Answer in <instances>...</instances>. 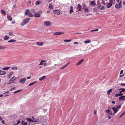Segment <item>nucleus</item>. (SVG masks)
Here are the masks:
<instances>
[{"label":"nucleus","mask_w":125,"mask_h":125,"mask_svg":"<svg viewBox=\"0 0 125 125\" xmlns=\"http://www.w3.org/2000/svg\"><path fill=\"white\" fill-rule=\"evenodd\" d=\"M17 79V77L14 76L10 78L9 81L8 83L9 84L14 83V81Z\"/></svg>","instance_id":"obj_1"},{"label":"nucleus","mask_w":125,"mask_h":125,"mask_svg":"<svg viewBox=\"0 0 125 125\" xmlns=\"http://www.w3.org/2000/svg\"><path fill=\"white\" fill-rule=\"evenodd\" d=\"M30 20V18H27L26 19L24 20L23 21V22L21 23V25L22 26H24L25 24L28 23Z\"/></svg>","instance_id":"obj_2"},{"label":"nucleus","mask_w":125,"mask_h":125,"mask_svg":"<svg viewBox=\"0 0 125 125\" xmlns=\"http://www.w3.org/2000/svg\"><path fill=\"white\" fill-rule=\"evenodd\" d=\"M42 13L41 11H39L37 12L34 13L33 15L35 17H39L41 16L40 14Z\"/></svg>","instance_id":"obj_3"},{"label":"nucleus","mask_w":125,"mask_h":125,"mask_svg":"<svg viewBox=\"0 0 125 125\" xmlns=\"http://www.w3.org/2000/svg\"><path fill=\"white\" fill-rule=\"evenodd\" d=\"M44 24L45 26H50L51 25V22L48 21L44 22Z\"/></svg>","instance_id":"obj_4"},{"label":"nucleus","mask_w":125,"mask_h":125,"mask_svg":"<svg viewBox=\"0 0 125 125\" xmlns=\"http://www.w3.org/2000/svg\"><path fill=\"white\" fill-rule=\"evenodd\" d=\"M122 7V4H116L115 7V8L116 9H120Z\"/></svg>","instance_id":"obj_5"},{"label":"nucleus","mask_w":125,"mask_h":125,"mask_svg":"<svg viewBox=\"0 0 125 125\" xmlns=\"http://www.w3.org/2000/svg\"><path fill=\"white\" fill-rule=\"evenodd\" d=\"M64 33L63 32H55L53 33V35H59L62 34H63Z\"/></svg>","instance_id":"obj_6"},{"label":"nucleus","mask_w":125,"mask_h":125,"mask_svg":"<svg viewBox=\"0 0 125 125\" xmlns=\"http://www.w3.org/2000/svg\"><path fill=\"white\" fill-rule=\"evenodd\" d=\"M53 13L55 14H56L58 15L60 14V11L58 10H53Z\"/></svg>","instance_id":"obj_7"},{"label":"nucleus","mask_w":125,"mask_h":125,"mask_svg":"<svg viewBox=\"0 0 125 125\" xmlns=\"http://www.w3.org/2000/svg\"><path fill=\"white\" fill-rule=\"evenodd\" d=\"M77 8L78 11H80L82 9V7L80 4H78V6L77 7Z\"/></svg>","instance_id":"obj_8"},{"label":"nucleus","mask_w":125,"mask_h":125,"mask_svg":"<svg viewBox=\"0 0 125 125\" xmlns=\"http://www.w3.org/2000/svg\"><path fill=\"white\" fill-rule=\"evenodd\" d=\"M26 80V79L25 78H23L21 79L19 82V83L22 84H24Z\"/></svg>","instance_id":"obj_9"},{"label":"nucleus","mask_w":125,"mask_h":125,"mask_svg":"<svg viewBox=\"0 0 125 125\" xmlns=\"http://www.w3.org/2000/svg\"><path fill=\"white\" fill-rule=\"evenodd\" d=\"M119 100L121 101H123L125 100V96H122L119 97Z\"/></svg>","instance_id":"obj_10"},{"label":"nucleus","mask_w":125,"mask_h":125,"mask_svg":"<svg viewBox=\"0 0 125 125\" xmlns=\"http://www.w3.org/2000/svg\"><path fill=\"white\" fill-rule=\"evenodd\" d=\"M36 44L39 46H42L43 44V43L42 42H38L36 43Z\"/></svg>","instance_id":"obj_11"},{"label":"nucleus","mask_w":125,"mask_h":125,"mask_svg":"<svg viewBox=\"0 0 125 125\" xmlns=\"http://www.w3.org/2000/svg\"><path fill=\"white\" fill-rule=\"evenodd\" d=\"M13 72H10L9 73V74L7 76V77L8 78H10L11 76L13 74Z\"/></svg>","instance_id":"obj_12"},{"label":"nucleus","mask_w":125,"mask_h":125,"mask_svg":"<svg viewBox=\"0 0 125 125\" xmlns=\"http://www.w3.org/2000/svg\"><path fill=\"white\" fill-rule=\"evenodd\" d=\"M84 60V59H81L78 63L76 64V65L78 66L80 65L82 63L83 61Z\"/></svg>","instance_id":"obj_13"},{"label":"nucleus","mask_w":125,"mask_h":125,"mask_svg":"<svg viewBox=\"0 0 125 125\" xmlns=\"http://www.w3.org/2000/svg\"><path fill=\"white\" fill-rule=\"evenodd\" d=\"M73 7L72 6H71L70 10V13L71 14L73 12Z\"/></svg>","instance_id":"obj_14"},{"label":"nucleus","mask_w":125,"mask_h":125,"mask_svg":"<svg viewBox=\"0 0 125 125\" xmlns=\"http://www.w3.org/2000/svg\"><path fill=\"white\" fill-rule=\"evenodd\" d=\"M107 114H109L110 115H112L113 114L112 112L110 111V110L108 109L105 111Z\"/></svg>","instance_id":"obj_15"},{"label":"nucleus","mask_w":125,"mask_h":125,"mask_svg":"<svg viewBox=\"0 0 125 125\" xmlns=\"http://www.w3.org/2000/svg\"><path fill=\"white\" fill-rule=\"evenodd\" d=\"M6 73V72L5 71L0 70V75H4Z\"/></svg>","instance_id":"obj_16"},{"label":"nucleus","mask_w":125,"mask_h":125,"mask_svg":"<svg viewBox=\"0 0 125 125\" xmlns=\"http://www.w3.org/2000/svg\"><path fill=\"white\" fill-rule=\"evenodd\" d=\"M46 76H42L41 78H40L39 79V80L40 81H42L43 80L46 79Z\"/></svg>","instance_id":"obj_17"},{"label":"nucleus","mask_w":125,"mask_h":125,"mask_svg":"<svg viewBox=\"0 0 125 125\" xmlns=\"http://www.w3.org/2000/svg\"><path fill=\"white\" fill-rule=\"evenodd\" d=\"M30 10L29 9L26 10L25 12V15H27L30 12Z\"/></svg>","instance_id":"obj_18"},{"label":"nucleus","mask_w":125,"mask_h":125,"mask_svg":"<svg viewBox=\"0 0 125 125\" xmlns=\"http://www.w3.org/2000/svg\"><path fill=\"white\" fill-rule=\"evenodd\" d=\"M112 6V4L111 3H109L107 5V7L108 8H110Z\"/></svg>","instance_id":"obj_19"},{"label":"nucleus","mask_w":125,"mask_h":125,"mask_svg":"<svg viewBox=\"0 0 125 125\" xmlns=\"http://www.w3.org/2000/svg\"><path fill=\"white\" fill-rule=\"evenodd\" d=\"M7 18L9 21H12V18L9 14H7Z\"/></svg>","instance_id":"obj_20"},{"label":"nucleus","mask_w":125,"mask_h":125,"mask_svg":"<svg viewBox=\"0 0 125 125\" xmlns=\"http://www.w3.org/2000/svg\"><path fill=\"white\" fill-rule=\"evenodd\" d=\"M90 3L92 6H95V2L94 1H92L90 2Z\"/></svg>","instance_id":"obj_21"},{"label":"nucleus","mask_w":125,"mask_h":125,"mask_svg":"<svg viewBox=\"0 0 125 125\" xmlns=\"http://www.w3.org/2000/svg\"><path fill=\"white\" fill-rule=\"evenodd\" d=\"M113 89H110L107 92V94L108 95H109L110 93L112 91Z\"/></svg>","instance_id":"obj_22"},{"label":"nucleus","mask_w":125,"mask_h":125,"mask_svg":"<svg viewBox=\"0 0 125 125\" xmlns=\"http://www.w3.org/2000/svg\"><path fill=\"white\" fill-rule=\"evenodd\" d=\"M21 125H28V123L27 122H25L24 121H22L21 122Z\"/></svg>","instance_id":"obj_23"},{"label":"nucleus","mask_w":125,"mask_h":125,"mask_svg":"<svg viewBox=\"0 0 125 125\" xmlns=\"http://www.w3.org/2000/svg\"><path fill=\"white\" fill-rule=\"evenodd\" d=\"M10 68V67H5L2 68V69L3 70H7L9 69Z\"/></svg>","instance_id":"obj_24"},{"label":"nucleus","mask_w":125,"mask_h":125,"mask_svg":"<svg viewBox=\"0 0 125 125\" xmlns=\"http://www.w3.org/2000/svg\"><path fill=\"white\" fill-rule=\"evenodd\" d=\"M112 109L115 112V113H117V110L116 109V108L114 107H113L112 108Z\"/></svg>","instance_id":"obj_25"},{"label":"nucleus","mask_w":125,"mask_h":125,"mask_svg":"<svg viewBox=\"0 0 125 125\" xmlns=\"http://www.w3.org/2000/svg\"><path fill=\"white\" fill-rule=\"evenodd\" d=\"M44 61H45V60H41V61L40 63L39 64V65H42L43 64V62H45Z\"/></svg>","instance_id":"obj_26"},{"label":"nucleus","mask_w":125,"mask_h":125,"mask_svg":"<svg viewBox=\"0 0 125 125\" xmlns=\"http://www.w3.org/2000/svg\"><path fill=\"white\" fill-rule=\"evenodd\" d=\"M9 38V37L8 36L6 35L4 37V39L5 40H8Z\"/></svg>","instance_id":"obj_27"},{"label":"nucleus","mask_w":125,"mask_h":125,"mask_svg":"<svg viewBox=\"0 0 125 125\" xmlns=\"http://www.w3.org/2000/svg\"><path fill=\"white\" fill-rule=\"evenodd\" d=\"M91 42L90 40H87L86 41H84V42L85 43H90Z\"/></svg>","instance_id":"obj_28"},{"label":"nucleus","mask_w":125,"mask_h":125,"mask_svg":"<svg viewBox=\"0 0 125 125\" xmlns=\"http://www.w3.org/2000/svg\"><path fill=\"white\" fill-rule=\"evenodd\" d=\"M16 41V40H13V39H11L10 40H9L8 42H15Z\"/></svg>","instance_id":"obj_29"},{"label":"nucleus","mask_w":125,"mask_h":125,"mask_svg":"<svg viewBox=\"0 0 125 125\" xmlns=\"http://www.w3.org/2000/svg\"><path fill=\"white\" fill-rule=\"evenodd\" d=\"M12 69L13 70H17L18 69V68L16 66H14L12 67Z\"/></svg>","instance_id":"obj_30"},{"label":"nucleus","mask_w":125,"mask_h":125,"mask_svg":"<svg viewBox=\"0 0 125 125\" xmlns=\"http://www.w3.org/2000/svg\"><path fill=\"white\" fill-rule=\"evenodd\" d=\"M69 63H70V62H69L67 64L62 67L61 68V69H62L64 68H65V67H66L67 66H68V65L69 64Z\"/></svg>","instance_id":"obj_31"},{"label":"nucleus","mask_w":125,"mask_h":125,"mask_svg":"<svg viewBox=\"0 0 125 125\" xmlns=\"http://www.w3.org/2000/svg\"><path fill=\"white\" fill-rule=\"evenodd\" d=\"M28 14L29 17H31L33 16V15L31 12H30Z\"/></svg>","instance_id":"obj_32"},{"label":"nucleus","mask_w":125,"mask_h":125,"mask_svg":"<svg viewBox=\"0 0 125 125\" xmlns=\"http://www.w3.org/2000/svg\"><path fill=\"white\" fill-rule=\"evenodd\" d=\"M26 119L27 121H29L30 122H32V121H33L32 120V119H31L30 118H27Z\"/></svg>","instance_id":"obj_33"},{"label":"nucleus","mask_w":125,"mask_h":125,"mask_svg":"<svg viewBox=\"0 0 125 125\" xmlns=\"http://www.w3.org/2000/svg\"><path fill=\"white\" fill-rule=\"evenodd\" d=\"M37 83V82H36V81L34 82H32V83L30 84H29V85H28V86H31V85H33L34 84H35V83Z\"/></svg>","instance_id":"obj_34"},{"label":"nucleus","mask_w":125,"mask_h":125,"mask_svg":"<svg viewBox=\"0 0 125 125\" xmlns=\"http://www.w3.org/2000/svg\"><path fill=\"white\" fill-rule=\"evenodd\" d=\"M32 120H33L32 122H37L39 121V120L38 119H35L34 118V119H32Z\"/></svg>","instance_id":"obj_35"},{"label":"nucleus","mask_w":125,"mask_h":125,"mask_svg":"<svg viewBox=\"0 0 125 125\" xmlns=\"http://www.w3.org/2000/svg\"><path fill=\"white\" fill-rule=\"evenodd\" d=\"M83 7L84 9V10L85 9L87 8V7H86V5L84 4H83Z\"/></svg>","instance_id":"obj_36"},{"label":"nucleus","mask_w":125,"mask_h":125,"mask_svg":"<svg viewBox=\"0 0 125 125\" xmlns=\"http://www.w3.org/2000/svg\"><path fill=\"white\" fill-rule=\"evenodd\" d=\"M72 41L71 40H64V42H69Z\"/></svg>","instance_id":"obj_37"},{"label":"nucleus","mask_w":125,"mask_h":125,"mask_svg":"<svg viewBox=\"0 0 125 125\" xmlns=\"http://www.w3.org/2000/svg\"><path fill=\"white\" fill-rule=\"evenodd\" d=\"M121 106L120 105H119L118 106H117L116 107V108L117 109V110H118L121 107Z\"/></svg>","instance_id":"obj_38"},{"label":"nucleus","mask_w":125,"mask_h":125,"mask_svg":"<svg viewBox=\"0 0 125 125\" xmlns=\"http://www.w3.org/2000/svg\"><path fill=\"white\" fill-rule=\"evenodd\" d=\"M84 10L85 11V12H89V10L88 9V8H87L85 9Z\"/></svg>","instance_id":"obj_39"},{"label":"nucleus","mask_w":125,"mask_h":125,"mask_svg":"<svg viewBox=\"0 0 125 125\" xmlns=\"http://www.w3.org/2000/svg\"><path fill=\"white\" fill-rule=\"evenodd\" d=\"M53 7V6H52V4H50L49 5V8L50 9H52Z\"/></svg>","instance_id":"obj_40"},{"label":"nucleus","mask_w":125,"mask_h":125,"mask_svg":"<svg viewBox=\"0 0 125 125\" xmlns=\"http://www.w3.org/2000/svg\"><path fill=\"white\" fill-rule=\"evenodd\" d=\"M119 90H122V91L123 92H124L125 91V89L124 88H120L119 89Z\"/></svg>","instance_id":"obj_41"},{"label":"nucleus","mask_w":125,"mask_h":125,"mask_svg":"<svg viewBox=\"0 0 125 125\" xmlns=\"http://www.w3.org/2000/svg\"><path fill=\"white\" fill-rule=\"evenodd\" d=\"M1 12L3 14H5V11L3 10H1Z\"/></svg>","instance_id":"obj_42"},{"label":"nucleus","mask_w":125,"mask_h":125,"mask_svg":"<svg viewBox=\"0 0 125 125\" xmlns=\"http://www.w3.org/2000/svg\"><path fill=\"white\" fill-rule=\"evenodd\" d=\"M98 30V29H96L94 30H93L90 31V32L92 31H97Z\"/></svg>","instance_id":"obj_43"},{"label":"nucleus","mask_w":125,"mask_h":125,"mask_svg":"<svg viewBox=\"0 0 125 125\" xmlns=\"http://www.w3.org/2000/svg\"><path fill=\"white\" fill-rule=\"evenodd\" d=\"M31 12L32 13H35V10L33 9H32L31 10Z\"/></svg>","instance_id":"obj_44"},{"label":"nucleus","mask_w":125,"mask_h":125,"mask_svg":"<svg viewBox=\"0 0 125 125\" xmlns=\"http://www.w3.org/2000/svg\"><path fill=\"white\" fill-rule=\"evenodd\" d=\"M114 1H115V0H113ZM109 1L110 2L109 3H111L112 4H113V0H109Z\"/></svg>","instance_id":"obj_45"},{"label":"nucleus","mask_w":125,"mask_h":125,"mask_svg":"<svg viewBox=\"0 0 125 125\" xmlns=\"http://www.w3.org/2000/svg\"><path fill=\"white\" fill-rule=\"evenodd\" d=\"M107 1V0H102V1H103V2L104 4L105 5V1Z\"/></svg>","instance_id":"obj_46"},{"label":"nucleus","mask_w":125,"mask_h":125,"mask_svg":"<svg viewBox=\"0 0 125 125\" xmlns=\"http://www.w3.org/2000/svg\"><path fill=\"white\" fill-rule=\"evenodd\" d=\"M21 90H17V91H15V92H14V93L15 94V93H18V92H20Z\"/></svg>","instance_id":"obj_47"},{"label":"nucleus","mask_w":125,"mask_h":125,"mask_svg":"<svg viewBox=\"0 0 125 125\" xmlns=\"http://www.w3.org/2000/svg\"><path fill=\"white\" fill-rule=\"evenodd\" d=\"M39 1H37L36 3H35V4H36V5H38L39 4Z\"/></svg>","instance_id":"obj_48"},{"label":"nucleus","mask_w":125,"mask_h":125,"mask_svg":"<svg viewBox=\"0 0 125 125\" xmlns=\"http://www.w3.org/2000/svg\"><path fill=\"white\" fill-rule=\"evenodd\" d=\"M104 6H102L101 8V9L102 10H103L104 9Z\"/></svg>","instance_id":"obj_49"},{"label":"nucleus","mask_w":125,"mask_h":125,"mask_svg":"<svg viewBox=\"0 0 125 125\" xmlns=\"http://www.w3.org/2000/svg\"><path fill=\"white\" fill-rule=\"evenodd\" d=\"M9 34L10 35V36H12L13 35V33L11 32H10L9 33Z\"/></svg>","instance_id":"obj_50"},{"label":"nucleus","mask_w":125,"mask_h":125,"mask_svg":"<svg viewBox=\"0 0 125 125\" xmlns=\"http://www.w3.org/2000/svg\"><path fill=\"white\" fill-rule=\"evenodd\" d=\"M115 97L120 96L119 94H116L115 95Z\"/></svg>","instance_id":"obj_51"},{"label":"nucleus","mask_w":125,"mask_h":125,"mask_svg":"<svg viewBox=\"0 0 125 125\" xmlns=\"http://www.w3.org/2000/svg\"><path fill=\"white\" fill-rule=\"evenodd\" d=\"M20 123V120H19L17 123L15 125H17L18 124Z\"/></svg>","instance_id":"obj_52"},{"label":"nucleus","mask_w":125,"mask_h":125,"mask_svg":"<svg viewBox=\"0 0 125 125\" xmlns=\"http://www.w3.org/2000/svg\"><path fill=\"white\" fill-rule=\"evenodd\" d=\"M15 87H13V88H12L10 89V91H12V90H13V89H14L15 88Z\"/></svg>","instance_id":"obj_53"},{"label":"nucleus","mask_w":125,"mask_h":125,"mask_svg":"<svg viewBox=\"0 0 125 125\" xmlns=\"http://www.w3.org/2000/svg\"><path fill=\"white\" fill-rule=\"evenodd\" d=\"M16 5H14L13 6V8L14 9V8H16Z\"/></svg>","instance_id":"obj_54"},{"label":"nucleus","mask_w":125,"mask_h":125,"mask_svg":"<svg viewBox=\"0 0 125 125\" xmlns=\"http://www.w3.org/2000/svg\"><path fill=\"white\" fill-rule=\"evenodd\" d=\"M5 47H2V46H0V49H5Z\"/></svg>","instance_id":"obj_55"},{"label":"nucleus","mask_w":125,"mask_h":125,"mask_svg":"<svg viewBox=\"0 0 125 125\" xmlns=\"http://www.w3.org/2000/svg\"><path fill=\"white\" fill-rule=\"evenodd\" d=\"M123 73V70H121L120 71V74H122Z\"/></svg>","instance_id":"obj_56"},{"label":"nucleus","mask_w":125,"mask_h":125,"mask_svg":"<svg viewBox=\"0 0 125 125\" xmlns=\"http://www.w3.org/2000/svg\"><path fill=\"white\" fill-rule=\"evenodd\" d=\"M121 85L122 86H125V84H124V83H122L121 84Z\"/></svg>","instance_id":"obj_57"},{"label":"nucleus","mask_w":125,"mask_h":125,"mask_svg":"<svg viewBox=\"0 0 125 125\" xmlns=\"http://www.w3.org/2000/svg\"><path fill=\"white\" fill-rule=\"evenodd\" d=\"M108 117L109 119H111V116H108Z\"/></svg>","instance_id":"obj_58"},{"label":"nucleus","mask_w":125,"mask_h":125,"mask_svg":"<svg viewBox=\"0 0 125 125\" xmlns=\"http://www.w3.org/2000/svg\"><path fill=\"white\" fill-rule=\"evenodd\" d=\"M73 43L74 44H78V43L76 42H75Z\"/></svg>","instance_id":"obj_59"},{"label":"nucleus","mask_w":125,"mask_h":125,"mask_svg":"<svg viewBox=\"0 0 125 125\" xmlns=\"http://www.w3.org/2000/svg\"><path fill=\"white\" fill-rule=\"evenodd\" d=\"M1 122H2V124H4L5 122H4V120H3L2 121H1Z\"/></svg>","instance_id":"obj_60"},{"label":"nucleus","mask_w":125,"mask_h":125,"mask_svg":"<svg viewBox=\"0 0 125 125\" xmlns=\"http://www.w3.org/2000/svg\"><path fill=\"white\" fill-rule=\"evenodd\" d=\"M112 104H115V102L114 101H112Z\"/></svg>","instance_id":"obj_61"},{"label":"nucleus","mask_w":125,"mask_h":125,"mask_svg":"<svg viewBox=\"0 0 125 125\" xmlns=\"http://www.w3.org/2000/svg\"><path fill=\"white\" fill-rule=\"evenodd\" d=\"M47 65V64L46 63H44V66H45L46 65Z\"/></svg>","instance_id":"obj_62"},{"label":"nucleus","mask_w":125,"mask_h":125,"mask_svg":"<svg viewBox=\"0 0 125 125\" xmlns=\"http://www.w3.org/2000/svg\"><path fill=\"white\" fill-rule=\"evenodd\" d=\"M120 96H122L123 95V94L122 93H120L119 94Z\"/></svg>","instance_id":"obj_63"},{"label":"nucleus","mask_w":125,"mask_h":125,"mask_svg":"<svg viewBox=\"0 0 125 125\" xmlns=\"http://www.w3.org/2000/svg\"><path fill=\"white\" fill-rule=\"evenodd\" d=\"M123 4L125 6V1H124L123 3Z\"/></svg>","instance_id":"obj_64"}]
</instances>
